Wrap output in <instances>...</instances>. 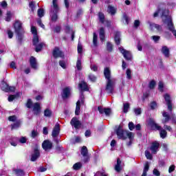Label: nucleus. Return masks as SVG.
<instances>
[{
  "label": "nucleus",
  "mask_w": 176,
  "mask_h": 176,
  "mask_svg": "<svg viewBox=\"0 0 176 176\" xmlns=\"http://www.w3.org/2000/svg\"><path fill=\"white\" fill-rule=\"evenodd\" d=\"M98 36L97 35V33L94 32V37H93V44L94 46H97V39Z\"/></svg>",
  "instance_id": "nucleus-40"
},
{
  "label": "nucleus",
  "mask_w": 176,
  "mask_h": 176,
  "mask_svg": "<svg viewBox=\"0 0 176 176\" xmlns=\"http://www.w3.org/2000/svg\"><path fill=\"white\" fill-rule=\"evenodd\" d=\"M14 28L16 34L18 35L19 41H21V39H23V34H24V29H23V26H21L20 21H15L14 23Z\"/></svg>",
  "instance_id": "nucleus-5"
},
{
  "label": "nucleus",
  "mask_w": 176,
  "mask_h": 176,
  "mask_svg": "<svg viewBox=\"0 0 176 176\" xmlns=\"http://www.w3.org/2000/svg\"><path fill=\"white\" fill-rule=\"evenodd\" d=\"M44 116L47 118H50L52 116V110L46 109L44 111Z\"/></svg>",
  "instance_id": "nucleus-37"
},
{
  "label": "nucleus",
  "mask_w": 176,
  "mask_h": 176,
  "mask_svg": "<svg viewBox=\"0 0 176 176\" xmlns=\"http://www.w3.org/2000/svg\"><path fill=\"white\" fill-rule=\"evenodd\" d=\"M145 156H146V159H148L149 160H151L152 154H151V153H149V151H145Z\"/></svg>",
  "instance_id": "nucleus-44"
},
{
  "label": "nucleus",
  "mask_w": 176,
  "mask_h": 176,
  "mask_svg": "<svg viewBox=\"0 0 176 176\" xmlns=\"http://www.w3.org/2000/svg\"><path fill=\"white\" fill-rule=\"evenodd\" d=\"M129 130H131V131H133V130H134V129H135V126H134V123H133L132 122L129 123Z\"/></svg>",
  "instance_id": "nucleus-50"
},
{
  "label": "nucleus",
  "mask_w": 176,
  "mask_h": 176,
  "mask_svg": "<svg viewBox=\"0 0 176 176\" xmlns=\"http://www.w3.org/2000/svg\"><path fill=\"white\" fill-rule=\"evenodd\" d=\"M134 113L136 116L141 115V113H142L141 108L134 109Z\"/></svg>",
  "instance_id": "nucleus-47"
},
{
  "label": "nucleus",
  "mask_w": 176,
  "mask_h": 176,
  "mask_svg": "<svg viewBox=\"0 0 176 176\" xmlns=\"http://www.w3.org/2000/svg\"><path fill=\"white\" fill-rule=\"evenodd\" d=\"M78 86L80 91H89V87L87 86V84L85 82L82 81L79 83Z\"/></svg>",
  "instance_id": "nucleus-23"
},
{
  "label": "nucleus",
  "mask_w": 176,
  "mask_h": 176,
  "mask_svg": "<svg viewBox=\"0 0 176 176\" xmlns=\"http://www.w3.org/2000/svg\"><path fill=\"white\" fill-rule=\"evenodd\" d=\"M115 42L116 45H120V33L119 32H116Z\"/></svg>",
  "instance_id": "nucleus-31"
},
{
  "label": "nucleus",
  "mask_w": 176,
  "mask_h": 176,
  "mask_svg": "<svg viewBox=\"0 0 176 176\" xmlns=\"http://www.w3.org/2000/svg\"><path fill=\"white\" fill-rule=\"evenodd\" d=\"M82 168V163L77 162L73 166L74 170H80Z\"/></svg>",
  "instance_id": "nucleus-36"
},
{
  "label": "nucleus",
  "mask_w": 176,
  "mask_h": 176,
  "mask_svg": "<svg viewBox=\"0 0 176 176\" xmlns=\"http://www.w3.org/2000/svg\"><path fill=\"white\" fill-rule=\"evenodd\" d=\"M123 105H124L123 111L124 112V113H127L130 108V104H129V102H126V103H124Z\"/></svg>",
  "instance_id": "nucleus-34"
},
{
  "label": "nucleus",
  "mask_w": 176,
  "mask_h": 176,
  "mask_svg": "<svg viewBox=\"0 0 176 176\" xmlns=\"http://www.w3.org/2000/svg\"><path fill=\"white\" fill-rule=\"evenodd\" d=\"M32 108L34 115H39L41 113V104L39 102L33 104Z\"/></svg>",
  "instance_id": "nucleus-18"
},
{
  "label": "nucleus",
  "mask_w": 176,
  "mask_h": 176,
  "mask_svg": "<svg viewBox=\"0 0 176 176\" xmlns=\"http://www.w3.org/2000/svg\"><path fill=\"white\" fill-rule=\"evenodd\" d=\"M83 50V48L82 47V44H80V43H78V53H82Z\"/></svg>",
  "instance_id": "nucleus-55"
},
{
  "label": "nucleus",
  "mask_w": 176,
  "mask_h": 176,
  "mask_svg": "<svg viewBox=\"0 0 176 176\" xmlns=\"http://www.w3.org/2000/svg\"><path fill=\"white\" fill-rule=\"evenodd\" d=\"M59 65H60V67L63 68V69H65V68H67V65L65 64V61L64 60H60Z\"/></svg>",
  "instance_id": "nucleus-46"
},
{
  "label": "nucleus",
  "mask_w": 176,
  "mask_h": 176,
  "mask_svg": "<svg viewBox=\"0 0 176 176\" xmlns=\"http://www.w3.org/2000/svg\"><path fill=\"white\" fill-rule=\"evenodd\" d=\"M58 134H60V124H56L52 131V136L54 138H56Z\"/></svg>",
  "instance_id": "nucleus-20"
},
{
  "label": "nucleus",
  "mask_w": 176,
  "mask_h": 176,
  "mask_svg": "<svg viewBox=\"0 0 176 176\" xmlns=\"http://www.w3.org/2000/svg\"><path fill=\"white\" fill-rule=\"evenodd\" d=\"M123 168V166L122 165V161L120 158L117 159V164L115 166V170L117 173H120Z\"/></svg>",
  "instance_id": "nucleus-24"
},
{
  "label": "nucleus",
  "mask_w": 176,
  "mask_h": 176,
  "mask_svg": "<svg viewBox=\"0 0 176 176\" xmlns=\"http://www.w3.org/2000/svg\"><path fill=\"white\" fill-rule=\"evenodd\" d=\"M119 50L126 60H131V52H130V51H127L122 47H119Z\"/></svg>",
  "instance_id": "nucleus-10"
},
{
  "label": "nucleus",
  "mask_w": 176,
  "mask_h": 176,
  "mask_svg": "<svg viewBox=\"0 0 176 176\" xmlns=\"http://www.w3.org/2000/svg\"><path fill=\"white\" fill-rule=\"evenodd\" d=\"M150 107L151 109H155L156 107H157V104H156V102H152L150 104Z\"/></svg>",
  "instance_id": "nucleus-58"
},
{
  "label": "nucleus",
  "mask_w": 176,
  "mask_h": 176,
  "mask_svg": "<svg viewBox=\"0 0 176 176\" xmlns=\"http://www.w3.org/2000/svg\"><path fill=\"white\" fill-rule=\"evenodd\" d=\"M99 36L102 42H104V41H105V29H104V28H101L100 29Z\"/></svg>",
  "instance_id": "nucleus-28"
},
{
  "label": "nucleus",
  "mask_w": 176,
  "mask_h": 176,
  "mask_svg": "<svg viewBox=\"0 0 176 176\" xmlns=\"http://www.w3.org/2000/svg\"><path fill=\"white\" fill-rule=\"evenodd\" d=\"M19 142H21V144H25V142H27V138L21 137L19 140Z\"/></svg>",
  "instance_id": "nucleus-56"
},
{
  "label": "nucleus",
  "mask_w": 176,
  "mask_h": 176,
  "mask_svg": "<svg viewBox=\"0 0 176 176\" xmlns=\"http://www.w3.org/2000/svg\"><path fill=\"white\" fill-rule=\"evenodd\" d=\"M162 53L165 57H170V50L167 46H163L161 50Z\"/></svg>",
  "instance_id": "nucleus-27"
},
{
  "label": "nucleus",
  "mask_w": 176,
  "mask_h": 176,
  "mask_svg": "<svg viewBox=\"0 0 176 176\" xmlns=\"http://www.w3.org/2000/svg\"><path fill=\"white\" fill-rule=\"evenodd\" d=\"M58 5L57 4V0H52V6L51 8V20L52 21H57L58 16Z\"/></svg>",
  "instance_id": "nucleus-4"
},
{
  "label": "nucleus",
  "mask_w": 176,
  "mask_h": 176,
  "mask_svg": "<svg viewBox=\"0 0 176 176\" xmlns=\"http://www.w3.org/2000/svg\"><path fill=\"white\" fill-rule=\"evenodd\" d=\"M116 135L119 140H126L129 138V142L127 143L128 146H131L133 140H134V133L129 131H124L121 126H119L116 130Z\"/></svg>",
  "instance_id": "nucleus-1"
},
{
  "label": "nucleus",
  "mask_w": 176,
  "mask_h": 176,
  "mask_svg": "<svg viewBox=\"0 0 176 176\" xmlns=\"http://www.w3.org/2000/svg\"><path fill=\"white\" fill-rule=\"evenodd\" d=\"M30 67L33 69H38V62L36 61V58L34 56H31L30 58Z\"/></svg>",
  "instance_id": "nucleus-16"
},
{
  "label": "nucleus",
  "mask_w": 176,
  "mask_h": 176,
  "mask_svg": "<svg viewBox=\"0 0 176 176\" xmlns=\"http://www.w3.org/2000/svg\"><path fill=\"white\" fill-rule=\"evenodd\" d=\"M114 83H115V80H109V81L107 82L105 91L107 94H113V91L115 90Z\"/></svg>",
  "instance_id": "nucleus-6"
},
{
  "label": "nucleus",
  "mask_w": 176,
  "mask_h": 176,
  "mask_svg": "<svg viewBox=\"0 0 176 176\" xmlns=\"http://www.w3.org/2000/svg\"><path fill=\"white\" fill-rule=\"evenodd\" d=\"M87 151V147L83 146L81 148V155L85 157V162H89V155Z\"/></svg>",
  "instance_id": "nucleus-15"
},
{
  "label": "nucleus",
  "mask_w": 176,
  "mask_h": 176,
  "mask_svg": "<svg viewBox=\"0 0 176 176\" xmlns=\"http://www.w3.org/2000/svg\"><path fill=\"white\" fill-rule=\"evenodd\" d=\"M164 98L168 105V109L169 111H173V105L171 104V97L168 94L164 96Z\"/></svg>",
  "instance_id": "nucleus-13"
},
{
  "label": "nucleus",
  "mask_w": 176,
  "mask_h": 176,
  "mask_svg": "<svg viewBox=\"0 0 176 176\" xmlns=\"http://www.w3.org/2000/svg\"><path fill=\"white\" fill-rule=\"evenodd\" d=\"M70 123L72 126H74L76 129H79L80 127V121L78 120V118H72Z\"/></svg>",
  "instance_id": "nucleus-25"
},
{
  "label": "nucleus",
  "mask_w": 176,
  "mask_h": 176,
  "mask_svg": "<svg viewBox=\"0 0 176 176\" xmlns=\"http://www.w3.org/2000/svg\"><path fill=\"white\" fill-rule=\"evenodd\" d=\"M162 116H164V118H165V119L162 120V123H167V122H168V120H170V116H168V113L166 111H164L162 113Z\"/></svg>",
  "instance_id": "nucleus-30"
},
{
  "label": "nucleus",
  "mask_w": 176,
  "mask_h": 176,
  "mask_svg": "<svg viewBox=\"0 0 176 176\" xmlns=\"http://www.w3.org/2000/svg\"><path fill=\"white\" fill-rule=\"evenodd\" d=\"M31 32L33 34V45L35 46V50L38 53L45 47V43L41 42V39H39V37L37 34L36 28L35 26L31 27Z\"/></svg>",
  "instance_id": "nucleus-2"
},
{
  "label": "nucleus",
  "mask_w": 176,
  "mask_h": 176,
  "mask_svg": "<svg viewBox=\"0 0 176 176\" xmlns=\"http://www.w3.org/2000/svg\"><path fill=\"white\" fill-rule=\"evenodd\" d=\"M148 170H149V162H146V164L144 165L143 173L142 175L146 176V173H148Z\"/></svg>",
  "instance_id": "nucleus-33"
},
{
  "label": "nucleus",
  "mask_w": 176,
  "mask_h": 176,
  "mask_svg": "<svg viewBox=\"0 0 176 176\" xmlns=\"http://www.w3.org/2000/svg\"><path fill=\"white\" fill-rule=\"evenodd\" d=\"M91 71H94V72H97V69H98V67L96 65H91Z\"/></svg>",
  "instance_id": "nucleus-59"
},
{
  "label": "nucleus",
  "mask_w": 176,
  "mask_h": 176,
  "mask_svg": "<svg viewBox=\"0 0 176 176\" xmlns=\"http://www.w3.org/2000/svg\"><path fill=\"white\" fill-rule=\"evenodd\" d=\"M151 39H153V41H154V42H155V43H157V42H159V41H160V36H153L151 37Z\"/></svg>",
  "instance_id": "nucleus-45"
},
{
  "label": "nucleus",
  "mask_w": 176,
  "mask_h": 176,
  "mask_svg": "<svg viewBox=\"0 0 176 176\" xmlns=\"http://www.w3.org/2000/svg\"><path fill=\"white\" fill-rule=\"evenodd\" d=\"M71 96V87H67L63 90L62 97L63 98H68Z\"/></svg>",
  "instance_id": "nucleus-17"
},
{
  "label": "nucleus",
  "mask_w": 176,
  "mask_h": 176,
  "mask_svg": "<svg viewBox=\"0 0 176 176\" xmlns=\"http://www.w3.org/2000/svg\"><path fill=\"white\" fill-rule=\"evenodd\" d=\"M14 173L17 176H24L25 175V173H24V170L21 169H16L14 170Z\"/></svg>",
  "instance_id": "nucleus-32"
},
{
  "label": "nucleus",
  "mask_w": 176,
  "mask_h": 176,
  "mask_svg": "<svg viewBox=\"0 0 176 176\" xmlns=\"http://www.w3.org/2000/svg\"><path fill=\"white\" fill-rule=\"evenodd\" d=\"M123 20H124L125 21V22H126V24H129V16H127V14H123Z\"/></svg>",
  "instance_id": "nucleus-57"
},
{
  "label": "nucleus",
  "mask_w": 176,
  "mask_h": 176,
  "mask_svg": "<svg viewBox=\"0 0 176 176\" xmlns=\"http://www.w3.org/2000/svg\"><path fill=\"white\" fill-rule=\"evenodd\" d=\"M148 124V126H151L153 130H159L161 138H166V137H167V131H166L164 129H162V126L156 124L153 119H149Z\"/></svg>",
  "instance_id": "nucleus-3"
},
{
  "label": "nucleus",
  "mask_w": 176,
  "mask_h": 176,
  "mask_svg": "<svg viewBox=\"0 0 176 176\" xmlns=\"http://www.w3.org/2000/svg\"><path fill=\"white\" fill-rule=\"evenodd\" d=\"M159 146H160V144L157 142H153L150 148L153 154L156 155L157 151H159Z\"/></svg>",
  "instance_id": "nucleus-14"
},
{
  "label": "nucleus",
  "mask_w": 176,
  "mask_h": 176,
  "mask_svg": "<svg viewBox=\"0 0 176 176\" xmlns=\"http://www.w3.org/2000/svg\"><path fill=\"white\" fill-rule=\"evenodd\" d=\"M89 78L90 80H91V82H96V80H97V77H96V76L93 74H89Z\"/></svg>",
  "instance_id": "nucleus-53"
},
{
  "label": "nucleus",
  "mask_w": 176,
  "mask_h": 176,
  "mask_svg": "<svg viewBox=\"0 0 176 176\" xmlns=\"http://www.w3.org/2000/svg\"><path fill=\"white\" fill-rule=\"evenodd\" d=\"M37 14L40 18L43 17V16H45V10H43V9L42 8L38 9L37 12Z\"/></svg>",
  "instance_id": "nucleus-38"
},
{
  "label": "nucleus",
  "mask_w": 176,
  "mask_h": 176,
  "mask_svg": "<svg viewBox=\"0 0 176 176\" xmlns=\"http://www.w3.org/2000/svg\"><path fill=\"white\" fill-rule=\"evenodd\" d=\"M26 107L27 108H31L32 107V100L31 99L28 100Z\"/></svg>",
  "instance_id": "nucleus-52"
},
{
  "label": "nucleus",
  "mask_w": 176,
  "mask_h": 176,
  "mask_svg": "<svg viewBox=\"0 0 176 176\" xmlns=\"http://www.w3.org/2000/svg\"><path fill=\"white\" fill-rule=\"evenodd\" d=\"M113 47V45H112V43L108 42L107 45V49L108 52H112Z\"/></svg>",
  "instance_id": "nucleus-43"
},
{
  "label": "nucleus",
  "mask_w": 176,
  "mask_h": 176,
  "mask_svg": "<svg viewBox=\"0 0 176 176\" xmlns=\"http://www.w3.org/2000/svg\"><path fill=\"white\" fill-rule=\"evenodd\" d=\"M98 18L100 22L104 23L105 20V16L104 15V14H102V12H99Z\"/></svg>",
  "instance_id": "nucleus-39"
},
{
  "label": "nucleus",
  "mask_w": 176,
  "mask_h": 176,
  "mask_svg": "<svg viewBox=\"0 0 176 176\" xmlns=\"http://www.w3.org/2000/svg\"><path fill=\"white\" fill-rule=\"evenodd\" d=\"M37 135H38V131H32L31 137H32V138H35V137H36Z\"/></svg>",
  "instance_id": "nucleus-64"
},
{
  "label": "nucleus",
  "mask_w": 176,
  "mask_h": 176,
  "mask_svg": "<svg viewBox=\"0 0 176 176\" xmlns=\"http://www.w3.org/2000/svg\"><path fill=\"white\" fill-rule=\"evenodd\" d=\"M20 127V122H16L15 124L12 125V129H19Z\"/></svg>",
  "instance_id": "nucleus-60"
},
{
  "label": "nucleus",
  "mask_w": 176,
  "mask_h": 176,
  "mask_svg": "<svg viewBox=\"0 0 176 176\" xmlns=\"http://www.w3.org/2000/svg\"><path fill=\"white\" fill-rule=\"evenodd\" d=\"M104 75L106 79L107 80V82H109V80H115L114 78H111V70L109 69V68L108 67L104 68Z\"/></svg>",
  "instance_id": "nucleus-19"
},
{
  "label": "nucleus",
  "mask_w": 176,
  "mask_h": 176,
  "mask_svg": "<svg viewBox=\"0 0 176 176\" xmlns=\"http://www.w3.org/2000/svg\"><path fill=\"white\" fill-rule=\"evenodd\" d=\"M0 87L3 91H6V93L9 91H14L15 90L14 87H9L8 83H6L5 81H1Z\"/></svg>",
  "instance_id": "nucleus-7"
},
{
  "label": "nucleus",
  "mask_w": 176,
  "mask_h": 176,
  "mask_svg": "<svg viewBox=\"0 0 176 176\" xmlns=\"http://www.w3.org/2000/svg\"><path fill=\"white\" fill-rule=\"evenodd\" d=\"M148 24H149L151 31H155V30L157 31H162V26L156 23H152V22H148Z\"/></svg>",
  "instance_id": "nucleus-21"
},
{
  "label": "nucleus",
  "mask_w": 176,
  "mask_h": 176,
  "mask_svg": "<svg viewBox=\"0 0 176 176\" xmlns=\"http://www.w3.org/2000/svg\"><path fill=\"white\" fill-rule=\"evenodd\" d=\"M155 86H156V82L155 80H151L148 85L149 89H155Z\"/></svg>",
  "instance_id": "nucleus-42"
},
{
  "label": "nucleus",
  "mask_w": 176,
  "mask_h": 176,
  "mask_svg": "<svg viewBox=\"0 0 176 176\" xmlns=\"http://www.w3.org/2000/svg\"><path fill=\"white\" fill-rule=\"evenodd\" d=\"M163 87H164V85L163 84V82H160L158 85V89L160 91H163Z\"/></svg>",
  "instance_id": "nucleus-54"
},
{
  "label": "nucleus",
  "mask_w": 176,
  "mask_h": 176,
  "mask_svg": "<svg viewBox=\"0 0 176 176\" xmlns=\"http://www.w3.org/2000/svg\"><path fill=\"white\" fill-rule=\"evenodd\" d=\"M76 68L78 71H80L82 69V61L80 59H78L76 62Z\"/></svg>",
  "instance_id": "nucleus-41"
},
{
  "label": "nucleus",
  "mask_w": 176,
  "mask_h": 176,
  "mask_svg": "<svg viewBox=\"0 0 176 176\" xmlns=\"http://www.w3.org/2000/svg\"><path fill=\"white\" fill-rule=\"evenodd\" d=\"M10 122H16L17 120V117L16 116H12L8 118Z\"/></svg>",
  "instance_id": "nucleus-48"
},
{
  "label": "nucleus",
  "mask_w": 176,
  "mask_h": 176,
  "mask_svg": "<svg viewBox=\"0 0 176 176\" xmlns=\"http://www.w3.org/2000/svg\"><path fill=\"white\" fill-rule=\"evenodd\" d=\"M12 17H13V12L7 11L5 16L6 21H10L12 20Z\"/></svg>",
  "instance_id": "nucleus-29"
},
{
  "label": "nucleus",
  "mask_w": 176,
  "mask_h": 176,
  "mask_svg": "<svg viewBox=\"0 0 176 176\" xmlns=\"http://www.w3.org/2000/svg\"><path fill=\"white\" fill-rule=\"evenodd\" d=\"M42 147L44 151H50L53 148V143L49 140H45L42 144Z\"/></svg>",
  "instance_id": "nucleus-8"
},
{
  "label": "nucleus",
  "mask_w": 176,
  "mask_h": 176,
  "mask_svg": "<svg viewBox=\"0 0 176 176\" xmlns=\"http://www.w3.org/2000/svg\"><path fill=\"white\" fill-rule=\"evenodd\" d=\"M53 56L55 58H58V57L64 58V53L58 47H55L53 51Z\"/></svg>",
  "instance_id": "nucleus-12"
},
{
  "label": "nucleus",
  "mask_w": 176,
  "mask_h": 176,
  "mask_svg": "<svg viewBox=\"0 0 176 176\" xmlns=\"http://www.w3.org/2000/svg\"><path fill=\"white\" fill-rule=\"evenodd\" d=\"M30 8L32 10V12H34L35 10V2L32 1L30 3Z\"/></svg>",
  "instance_id": "nucleus-51"
},
{
  "label": "nucleus",
  "mask_w": 176,
  "mask_h": 176,
  "mask_svg": "<svg viewBox=\"0 0 176 176\" xmlns=\"http://www.w3.org/2000/svg\"><path fill=\"white\" fill-rule=\"evenodd\" d=\"M41 156V153L38 148H35L33 154H32L31 162H36V160Z\"/></svg>",
  "instance_id": "nucleus-22"
},
{
  "label": "nucleus",
  "mask_w": 176,
  "mask_h": 176,
  "mask_svg": "<svg viewBox=\"0 0 176 176\" xmlns=\"http://www.w3.org/2000/svg\"><path fill=\"white\" fill-rule=\"evenodd\" d=\"M126 79H131V70L128 69L126 70Z\"/></svg>",
  "instance_id": "nucleus-49"
},
{
  "label": "nucleus",
  "mask_w": 176,
  "mask_h": 176,
  "mask_svg": "<svg viewBox=\"0 0 176 176\" xmlns=\"http://www.w3.org/2000/svg\"><path fill=\"white\" fill-rule=\"evenodd\" d=\"M153 175L155 176H160V172L156 168L153 170Z\"/></svg>",
  "instance_id": "nucleus-62"
},
{
  "label": "nucleus",
  "mask_w": 176,
  "mask_h": 176,
  "mask_svg": "<svg viewBox=\"0 0 176 176\" xmlns=\"http://www.w3.org/2000/svg\"><path fill=\"white\" fill-rule=\"evenodd\" d=\"M7 34L10 39H12L13 38V32H12L11 30H8Z\"/></svg>",
  "instance_id": "nucleus-61"
},
{
  "label": "nucleus",
  "mask_w": 176,
  "mask_h": 176,
  "mask_svg": "<svg viewBox=\"0 0 176 176\" xmlns=\"http://www.w3.org/2000/svg\"><path fill=\"white\" fill-rule=\"evenodd\" d=\"M14 98H16V96L14 95H10L9 97H8V101L10 102H12V101H13V100H14Z\"/></svg>",
  "instance_id": "nucleus-63"
},
{
  "label": "nucleus",
  "mask_w": 176,
  "mask_h": 176,
  "mask_svg": "<svg viewBox=\"0 0 176 176\" xmlns=\"http://www.w3.org/2000/svg\"><path fill=\"white\" fill-rule=\"evenodd\" d=\"M66 31L67 32H68L69 31V34H71L72 35V41H74V38H75V32H74V30H69V27L67 26Z\"/></svg>",
  "instance_id": "nucleus-35"
},
{
  "label": "nucleus",
  "mask_w": 176,
  "mask_h": 176,
  "mask_svg": "<svg viewBox=\"0 0 176 176\" xmlns=\"http://www.w3.org/2000/svg\"><path fill=\"white\" fill-rule=\"evenodd\" d=\"M118 9L112 6H109L107 8V12L111 14V16H115L116 14V12Z\"/></svg>",
  "instance_id": "nucleus-26"
},
{
  "label": "nucleus",
  "mask_w": 176,
  "mask_h": 176,
  "mask_svg": "<svg viewBox=\"0 0 176 176\" xmlns=\"http://www.w3.org/2000/svg\"><path fill=\"white\" fill-rule=\"evenodd\" d=\"M98 111H99L101 115H106V116H110L111 113H112V111L109 108H104L102 107H98Z\"/></svg>",
  "instance_id": "nucleus-11"
},
{
  "label": "nucleus",
  "mask_w": 176,
  "mask_h": 176,
  "mask_svg": "<svg viewBox=\"0 0 176 176\" xmlns=\"http://www.w3.org/2000/svg\"><path fill=\"white\" fill-rule=\"evenodd\" d=\"M83 94H81V96L80 97V99L76 102V111L75 114L79 115L80 113V104H83Z\"/></svg>",
  "instance_id": "nucleus-9"
}]
</instances>
